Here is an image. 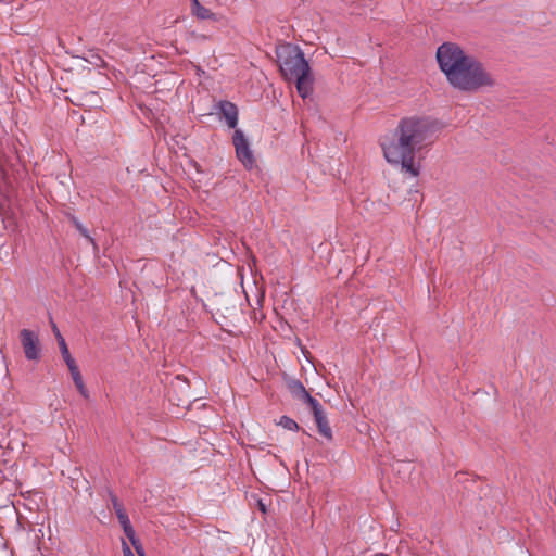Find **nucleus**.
Here are the masks:
<instances>
[{
    "label": "nucleus",
    "instance_id": "obj_12",
    "mask_svg": "<svg viewBox=\"0 0 556 556\" xmlns=\"http://www.w3.org/2000/svg\"><path fill=\"white\" fill-rule=\"evenodd\" d=\"M59 348H60V351H61V354H62V357L64 359V362L66 363L67 367H71L73 365H76V362L75 359L72 357L71 353H70V350L67 348V344L65 342V339L63 337H60V340H59Z\"/></svg>",
    "mask_w": 556,
    "mask_h": 556
},
{
    "label": "nucleus",
    "instance_id": "obj_10",
    "mask_svg": "<svg viewBox=\"0 0 556 556\" xmlns=\"http://www.w3.org/2000/svg\"><path fill=\"white\" fill-rule=\"evenodd\" d=\"M192 14L202 21L211 20L218 22L219 16L215 13H213L210 9L203 7L201 3H197V7L191 10Z\"/></svg>",
    "mask_w": 556,
    "mask_h": 556
},
{
    "label": "nucleus",
    "instance_id": "obj_19",
    "mask_svg": "<svg viewBox=\"0 0 556 556\" xmlns=\"http://www.w3.org/2000/svg\"><path fill=\"white\" fill-rule=\"evenodd\" d=\"M78 392L85 397V399H88L89 396V392L87 390V388L85 387V383H81V384H77L76 386Z\"/></svg>",
    "mask_w": 556,
    "mask_h": 556
},
{
    "label": "nucleus",
    "instance_id": "obj_20",
    "mask_svg": "<svg viewBox=\"0 0 556 556\" xmlns=\"http://www.w3.org/2000/svg\"><path fill=\"white\" fill-rule=\"evenodd\" d=\"M53 331H54L55 337H56V339H58V341H59V340H60V337H62V334L60 333V331L58 330V328H56V326H55V325H53Z\"/></svg>",
    "mask_w": 556,
    "mask_h": 556
},
{
    "label": "nucleus",
    "instance_id": "obj_5",
    "mask_svg": "<svg viewBox=\"0 0 556 556\" xmlns=\"http://www.w3.org/2000/svg\"><path fill=\"white\" fill-rule=\"evenodd\" d=\"M21 346L27 361L38 363L42 356V344L38 332L22 329L18 333Z\"/></svg>",
    "mask_w": 556,
    "mask_h": 556
},
{
    "label": "nucleus",
    "instance_id": "obj_1",
    "mask_svg": "<svg viewBox=\"0 0 556 556\" xmlns=\"http://www.w3.org/2000/svg\"><path fill=\"white\" fill-rule=\"evenodd\" d=\"M439 130V123L429 116L412 115L401 118L393 131L380 139L386 161L393 166H400L404 174L418 177L420 165L415 155L433 144Z\"/></svg>",
    "mask_w": 556,
    "mask_h": 556
},
{
    "label": "nucleus",
    "instance_id": "obj_9",
    "mask_svg": "<svg viewBox=\"0 0 556 556\" xmlns=\"http://www.w3.org/2000/svg\"><path fill=\"white\" fill-rule=\"evenodd\" d=\"M287 388L291 395L311 406L317 400L311 396V394L306 391L303 383L298 379H290L287 381Z\"/></svg>",
    "mask_w": 556,
    "mask_h": 556
},
{
    "label": "nucleus",
    "instance_id": "obj_13",
    "mask_svg": "<svg viewBox=\"0 0 556 556\" xmlns=\"http://www.w3.org/2000/svg\"><path fill=\"white\" fill-rule=\"evenodd\" d=\"M278 425L290 431H296L299 429L296 421L288 416H281Z\"/></svg>",
    "mask_w": 556,
    "mask_h": 556
},
{
    "label": "nucleus",
    "instance_id": "obj_4",
    "mask_svg": "<svg viewBox=\"0 0 556 556\" xmlns=\"http://www.w3.org/2000/svg\"><path fill=\"white\" fill-rule=\"evenodd\" d=\"M435 56L441 72L450 84L471 54L466 53L457 43L444 42L438 47Z\"/></svg>",
    "mask_w": 556,
    "mask_h": 556
},
{
    "label": "nucleus",
    "instance_id": "obj_16",
    "mask_svg": "<svg viewBox=\"0 0 556 556\" xmlns=\"http://www.w3.org/2000/svg\"><path fill=\"white\" fill-rule=\"evenodd\" d=\"M68 370L71 372V376H72V379H73L75 386L84 383L83 377L79 372L77 365H73V366L68 367Z\"/></svg>",
    "mask_w": 556,
    "mask_h": 556
},
{
    "label": "nucleus",
    "instance_id": "obj_23",
    "mask_svg": "<svg viewBox=\"0 0 556 556\" xmlns=\"http://www.w3.org/2000/svg\"><path fill=\"white\" fill-rule=\"evenodd\" d=\"M260 508L262 509V511H265V505L260 503Z\"/></svg>",
    "mask_w": 556,
    "mask_h": 556
},
{
    "label": "nucleus",
    "instance_id": "obj_11",
    "mask_svg": "<svg viewBox=\"0 0 556 556\" xmlns=\"http://www.w3.org/2000/svg\"><path fill=\"white\" fill-rule=\"evenodd\" d=\"M117 519L119 521V525L122 526L123 530H124V533L126 536H132V533L135 532L131 523H130V520L128 518V515L126 514V511H121L118 510V516H117Z\"/></svg>",
    "mask_w": 556,
    "mask_h": 556
},
{
    "label": "nucleus",
    "instance_id": "obj_18",
    "mask_svg": "<svg viewBox=\"0 0 556 556\" xmlns=\"http://www.w3.org/2000/svg\"><path fill=\"white\" fill-rule=\"evenodd\" d=\"M122 548L124 556H135V554L131 552L129 545L123 540L122 541Z\"/></svg>",
    "mask_w": 556,
    "mask_h": 556
},
{
    "label": "nucleus",
    "instance_id": "obj_3",
    "mask_svg": "<svg viewBox=\"0 0 556 556\" xmlns=\"http://www.w3.org/2000/svg\"><path fill=\"white\" fill-rule=\"evenodd\" d=\"M450 85L454 89L471 93L493 88L496 85V79L481 61L471 55Z\"/></svg>",
    "mask_w": 556,
    "mask_h": 556
},
{
    "label": "nucleus",
    "instance_id": "obj_21",
    "mask_svg": "<svg viewBox=\"0 0 556 556\" xmlns=\"http://www.w3.org/2000/svg\"><path fill=\"white\" fill-rule=\"evenodd\" d=\"M53 331H54L55 337H56V339H58V341H59V340H60V337H62V334L60 333V331L58 330V328H56V326H55V325H53Z\"/></svg>",
    "mask_w": 556,
    "mask_h": 556
},
{
    "label": "nucleus",
    "instance_id": "obj_7",
    "mask_svg": "<svg viewBox=\"0 0 556 556\" xmlns=\"http://www.w3.org/2000/svg\"><path fill=\"white\" fill-rule=\"evenodd\" d=\"M309 407L314 415V419L317 425L319 434L323 435L324 438H326L327 440H331L332 439V430L329 426L327 416H326L321 405L319 404L318 401H316Z\"/></svg>",
    "mask_w": 556,
    "mask_h": 556
},
{
    "label": "nucleus",
    "instance_id": "obj_17",
    "mask_svg": "<svg viewBox=\"0 0 556 556\" xmlns=\"http://www.w3.org/2000/svg\"><path fill=\"white\" fill-rule=\"evenodd\" d=\"M112 505H113V508L116 513V516H118V510L121 511H125L123 505L118 502L117 497L112 495Z\"/></svg>",
    "mask_w": 556,
    "mask_h": 556
},
{
    "label": "nucleus",
    "instance_id": "obj_22",
    "mask_svg": "<svg viewBox=\"0 0 556 556\" xmlns=\"http://www.w3.org/2000/svg\"><path fill=\"white\" fill-rule=\"evenodd\" d=\"M197 3H200L199 0H191V10L197 7Z\"/></svg>",
    "mask_w": 556,
    "mask_h": 556
},
{
    "label": "nucleus",
    "instance_id": "obj_6",
    "mask_svg": "<svg viewBox=\"0 0 556 556\" xmlns=\"http://www.w3.org/2000/svg\"><path fill=\"white\" fill-rule=\"evenodd\" d=\"M232 143L236 149L238 160L247 169L253 168L255 159L250 148L249 141L241 129H236L232 136Z\"/></svg>",
    "mask_w": 556,
    "mask_h": 556
},
{
    "label": "nucleus",
    "instance_id": "obj_15",
    "mask_svg": "<svg viewBox=\"0 0 556 556\" xmlns=\"http://www.w3.org/2000/svg\"><path fill=\"white\" fill-rule=\"evenodd\" d=\"M131 543V545L134 546L136 553L139 555V556H146V553H144V549H143V546L142 544L140 543V541L137 539L136 536V533L134 532L132 533V536H127Z\"/></svg>",
    "mask_w": 556,
    "mask_h": 556
},
{
    "label": "nucleus",
    "instance_id": "obj_14",
    "mask_svg": "<svg viewBox=\"0 0 556 556\" xmlns=\"http://www.w3.org/2000/svg\"><path fill=\"white\" fill-rule=\"evenodd\" d=\"M73 222L77 230L97 249L94 239L89 235L88 229L78 219L74 218Z\"/></svg>",
    "mask_w": 556,
    "mask_h": 556
},
{
    "label": "nucleus",
    "instance_id": "obj_2",
    "mask_svg": "<svg viewBox=\"0 0 556 556\" xmlns=\"http://www.w3.org/2000/svg\"><path fill=\"white\" fill-rule=\"evenodd\" d=\"M277 58L285 78L295 79L299 94L303 99L307 98L313 90V78L302 50L298 46L287 43L277 50Z\"/></svg>",
    "mask_w": 556,
    "mask_h": 556
},
{
    "label": "nucleus",
    "instance_id": "obj_8",
    "mask_svg": "<svg viewBox=\"0 0 556 556\" xmlns=\"http://www.w3.org/2000/svg\"><path fill=\"white\" fill-rule=\"evenodd\" d=\"M216 114L219 115V119H225L229 128H236L238 124V109L229 101H219L216 106Z\"/></svg>",
    "mask_w": 556,
    "mask_h": 556
}]
</instances>
